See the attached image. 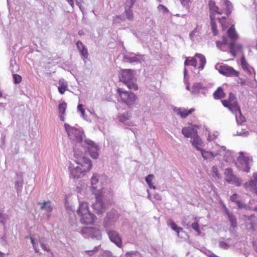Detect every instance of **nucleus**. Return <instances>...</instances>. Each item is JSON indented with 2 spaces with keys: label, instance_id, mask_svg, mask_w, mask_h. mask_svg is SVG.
Instances as JSON below:
<instances>
[{
  "label": "nucleus",
  "instance_id": "obj_8",
  "mask_svg": "<svg viewBox=\"0 0 257 257\" xmlns=\"http://www.w3.org/2000/svg\"><path fill=\"white\" fill-rule=\"evenodd\" d=\"M102 178H104V177L100 176L97 174H93L91 178V190L95 195L97 193L99 194H102L103 189Z\"/></svg>",
  "mask_w": 257,
  "mask_h": 257
},
{
  "label": "nucleus",
  "instance_id": "obj_22",
  "mask_svg": "<svg viewBox=\"0 0 257 257\" xmlns=\"http://www.w3.org/2000/svg\"><path fill=\"white\" fill-rule=\"evenodd\" d=\"M246 217V216H245ZM254 218V216L250 215L247 217V220L245 223L246 228L248 231L253 232L255 230L254 226V221L252 219Z\"/></svg>",
  "mask_w": 257,
  "mask_h": 257
},
{
  "label": "nucleus",
  "instance_id": "obj_33",
  "mask_svg": "<svg viewBox=\"0 0 257 257\" xmlns=\"http://www.w3.org/2000/svg\"><path fill=\"white\" fill-rule=\"evenodd\" d=\"M203 87V84L201 82L195 83L192 86L191 93L193 94L198 93L200 90L202 89Z\"/></svg>",
  "mask_w": 257,
  "mask_h": 257
},
{
  "label": "nucleus",
  "instance_id": "obj_27",
  "mask_svg": "<svg viewBox=\"0 0 257 257\" xmlns=\"http://www.w3.org/2000/svg\"><path fill=\"white\" fill-rule=\"evenodd\" d=\"M227 35L232 41H235L238 38V35L233 26L229 28L227 31Z\"/></svg>",
  "mask_w": 257,
  "mask_h": 257
},
{
  "label": "nucleus",
  "instance_id": "obj_20",
  "mask_svg": "<svg viewBox=\"0 0 257 257\" xmlns=\"http://www.w3.org/2000/svg\"><path fill=\"white\" fill-rule=\"evenodd\" d=\"M182 134L186 138H191V139L197 136L196 130L192 127H184L182 130Z\"/></svg>",
  "mask_w": 257,
  "mask_h": 257
},
{
  "label": "nucleus",
  "instance_id": "obj_11",
  "mask_svg": "<svg viewBox=\"0 0 257 257\" xmlns=\"http://www.w3.org/2000/svg\"><path fill=\"white\" fill-rule=\"evenodd\" d=\"M85 238L91 237L96 238L97 240L101 239V235L99 229L91 227H84L81 231Z\"/></svg>",
  "mask_w": 257,
  "mask_h": 257
},
{
  "label": "nucleus",
  "instance_id": "obj_5",
  "mask_svg": "<svg viewBox=\"0 0 257 257\" xmlns=\"http://www.w3.org/2000/svg\"><path fill=\"white\" fill-rule=\"evenodd\" d=\"M252 162V158L245 157L244 153L240 152L236 161L235 162V165L239 170L247 173L249 171Z\"/></svg>",
  "mask_w": 257,
  "mask_h": 257
},
{
  "label": "nucleus",
  "instance_id": "obj_2",
  "mask_svg": "<svg viewBox=\"0 0 257 257\" xmlns=\"http://www.w3.org/2000/svg\"><path fill=\"white\" fill-rule=\"evenodd\" d=\"M74 156L75 162L78 166H74L70 164L69 166L70 177L73 179H78L83 177L85 173L90 170L92 168V162L90 159L84 156L83 151L78 148H74Z\"/></svg>",
  "mask_w": 257,
  "mask_h": 257
},
{
  "label": "nucleus",
  "instance_id": "obj_17",
  "mask_svg": "<svg viewBox=\"0 0 257 257\" xmlns=\"http://www.w3.org/2000/svg\"><path fill=\"white\" fill-rule=\"evenodd\" d=\"M228 48L230 50V53L233 57L236 55V53L242 51V46L239 44H235L233 42L229 43Z\"/></svg>",
  "mask_w": 257,
  "mask_h": 257
},
{
  "label": "nucleus",
  "instance_id": "obj_29",
  "mask_svg": "<svg viewBox=\"0 0 257 257\" xmlns=\"http://www.w3.org/2000/svg\"><path fill=\"white\" fill-rule=\"evenodd\" d=\"M235 114L236 121L238 125H241L243 122L246 121V118L241 113L240 109L237 110Z\"/></svg>",
  "mask_w": 257,
  "mask_h": 257
},
{
  "label": "nucleus",
  "instance_id": "obj_31",
  "mask_svg": "<svg viewBox=\"0 0 257 257\" xmlns=\"http://www.w3.org/2000/svg\"><path fill=\"white\" fill-rule=\"evenodd\" d=\"M59 86L58 87L59 92L61 94H63L67 88V85L66 82L64 81L63 79H61L59 80Z\"/></svg>",
  "mask_w": 257,
  "mask_h": 257
},
{
  "label": "nucleus",
  "instance_id": "obj_23",
  "mask_svg": "<svg viewBox=\"0 0 257 257\" xmlns=\"http://www.w3.org/2000/svg\"><path fill=\"white\" fill-rule=\"evenodd\" d=\"M201 155L204 160H213L214 157L219 154L217 152L213 153L211 152H208L205 150H201Z\"/></svg>",
  "mask_w": 257,
  "mask_h": 257
},
{
  "label": "nucleus",
  "instance_id": "obj_30",
  "mask_svg": "<svg viewBox=\"0 0 257 257\" xmlns=\"http://www.w3.org/2000/svg\"><path fill=\"white\" fill-rule=\"evenodd\" d=\"M225 96V94L220 87H218L213 93V97L216 99L224 98Z\"/></svg>",
  "mask_w": 257,
  "mask_h": 257
},
{
  "label": "nucleus",
  "instance_id": "obj_63",
  "mask_svg": "<svg viewBox=\"0 0 257 257\" xmlns=\"http://www.w3.org/2000/svg\"><path fill=\"white\" fill-rule=\"evenodd\" d=\"M5 138H6V136L3 135H2V143H1V147L2 149H4L5 147Z\"/></svg>",
  "mask_w": 257,
  "mask_h": 257
},
{
  "label": "nucleus",
  "instance_id": "obj_18",
  "mask_svg": "<svg viewBox=\"0 0 257 257\" xmlns=\"http://www.w3.org/2000/svg\"><path fill=\"white\" fill-rule=\"evenodd\" d=\"M246 191L254 192L257 195V184L255 180H250L243 185Z\"/></svg>",
  "mask_w": 257,
  "mask_h": 257
},
{
  "label": "nucleus",
  "instance_id": "obj_32",
  "mask_svg": "<svg viewBox=\"0 0 257 257\" xmlns=\"http://www.w3.org/2000/svg\"><path fill=\"white\" fill-rule=\"evenodd\" d=\"M50 204V201L44 202L41 207V209L45 210L48 213L47 214L48 217L50 216V213L52 211V207Z\"/></svg>",
  "mask_w": 257,
  "mask_h": 257
},
{
  "label": "nucleus",
  "instance_id": "obj_47",
  "mask_svg": "<svg viewBox=\"0 0 257 257\" xmlns=\"http://www.w3.org/2000/svg\"><path fill=\"white\" fill-rule=\"evenodd\" d=\"M184 81L186 83V89L188 90H190V86L188 81V76L187 75V72L186 69L185 68L184 70Z\"/></svg>",
  "mask_w": 257,
  "mask_h": 257
},
{
  "label": "nucleus",
  "instance_id": "obj_40",
  "mask_svg": "<svg viewBox=\"0 0 257 257\" xmlns=\"http://www.w3.org/2000/svg\"><path fill=\"white\" fill-rule=\"evenodd\" d=\"M137 0H126L124 3V9H132Z\"/></svg>",
  "mask_w": 257,
  "mask_h": 257
},
{
  "label": "nucleus",
  "instance_id": "obj_52",
  "mask_svg": "<svg viewBox=\"0 0 257 257\" xmlns=\"http://www.w3.org/2000/svg\"><path fill=\"white\" fill-rule=\"evenodd\" d=\"M39 242L40 243V244H41V247H42V248L44 250H46L47 251H50L49 248H47V246H46V245L45 244V241H44L43 239H42V238L39 239Z\"/></svg>",
  "mask_w": 257,
  "mask_h": 257
},
{
  "label": "nucleus",
  "instance_id": "obj_15",
  "mask_svg": "<svg viewBox=\"0 0 257 257\" xmlns=\"http://www.w3.org/2000/svg\"><path fill=\"white\" fill-rule=\"evenodd\" d=\"M123 58L125 62L129 63H141L144 61V55L137 54L134 56H130L128 55H123Z\"/></svg>",
  "mask_w": 257,
  "mask_h": 257
},
{
  "label": "nucleus",
  "instance_id": "obj_55",
  "mask_svg": "<svg viewBox=\"0 0 257 257\" xmlns=\"http://www.w3.org/2000/svg\"><path fill=\"white\" fill-rule=\"evenodd\" d=\"M191 226L194 230L197 231L199 234L200 233L199 228V224L197 222L193 223L191 224Z\"/></svg>",
  "mask_w": 257,
  "mask_h": 257
},
{
  "label": "nucleus",
  "instance_id": "obj_35",
  "mask_svg": "<svg viewBox=\"0 0 257 257\" xmlns=\"http://www.w3.org/2000/svg\"><path fill=\"white\" fill-rule=\"evenodd\" d=\"M124 15L126 19L132 21L134 19V14L132 9H124Z\"/></svg>",
  "mask_w": 257,
  "mask_h": 257
},
{
  "label": "nucleus",
  "instance_id": "obj_10",
  "mask_svg": "<svg viewBox=\"0 0 257 257\" xmlns=\"http://www.w3.org/2000/svg\"><path fill=\"white\" fill-rule=\"evenodd\" d=\"M216 69L219 72L227 77H237L239 75V72L234 70L232 67L228 65H215Z\"/></svg>",
  "mask_w": 257,
  "mask_h": 257
},
{
  "label": "nucleus",
  "instance_id": "obj_6",
  "mask_svg": "<svg viewBox=\"0 0 257 257\" xmlns=\"http://www.w3.org/2000/svg\"><path fill=\"white\" fill-rule=\"evenodd\" d=\"M117 92L122 101L128 107L133 106L137 99V95L131 91H124L122 88H118Z\"/></svg>",
  "mask_w": 257,
  "mask_h": 257
},
{
  "label": "nucleus",
  "instance_id": "obj_34",
  "mask_svg": "<svg viewBox=\"0 0 257 257\" xmlns=\"http://www.w3.org/2000/svg\"><path fill=\"white\" fill-rule=\"evenodd\" d=\"M195 57L198 58L200 61L199 68L201 70L203 69L206 62L205 57L201 54L196 53Z\"/></svg>",
  "mask_w": 257,
  "mask_h": 257
},
{
  "label": "nucleus",
  "instance_id": "obj_16",
  "mask_svg": "<svg viewBox=\"0 0 257 257\" xmlns=\"http://www.w3.org/2000/svg\"><path fill=\"white\" fill-rule=\"evenodd\" d=\"M119 121L125 125L128 126L134 125V123L132 121H130V119L132 117V114L131 112H124L118 115L117 116Z\"/></svg>",
  "mask_w": 257,
  "mask_h": 257
},
{
  "label": "nucleus",
  "instance_id": "obj_56",
  "mask_svg": "<svg viewBox=\"0 0 257 257\" xmlns=\"http://www.w3.org/2000/svg\"><path fill=\"white\" fill-rule=\"evenodd\" d=\"M236 204L239 209L246 208L247 207V206L245 203L239 200L236 203Z\"/></svg>",
  "mask_w": 257,
  "mask_h": 257
},
{
  "label": "nucleus",
  "instance_id": "obj_37",
  "mask_svg": "<svg viewBox=\"0 0 257 257\" xmlns=\"http://www.w3.org/2000/svg\"><path fill=\"white\" fill-rule=\"evenodd\" d=\"M225 5L226 6V10L225 13L227 16H228L231 13L232 9V4L228 1H226L225 2Z\"/></svg>",
  "mask_w": 257,
  "mask_h": 257
},
{
  "label": "nucleus",
  "instance_id": "obj_26",
  "mask_svg": "<svg viewBox=\"0 0 257 257\" xmlns=\"http://www.w3.org/2000/svg\"><path fill=\"white\" fill-rule=\"evenodd\" d=\"M225 214L227 216L228 219L231 224L230 227L233 228L236 227L237 223L236 218L235 215L230 211H229Z\"/></svg>",
  "mask_w": 257,
  "mask_h": 257
},
{
  "label": "nucleus",
  "instance_id": "obj_36",
  "mask_svg": "<svg viewBox=\"0 0 257 257\" xmlns=\"http://www.w3.org/2000/svg\"><path fill=\"white\" fill-rule=\"evenodd\" d=\"M240 61H241V67L243 69V70H247L248 71V72L250 74H251V72L248 68V63H247V62L246 61L245 57H244V56H242V57L241 58Z\"/></svg>",
  "mask_w": 257,
  "mask_h": 257
},
{
  "label": "nucleus",
  "instance_id": "obj_62",
  "mask_svg": "<svg viewBox=\"0 0 257 257\" xmlns=\"http://www.w3.org/2000/svg\"><path fill=\"white\" fill-rule=\"evenodd\" d=\"M76 45L79 51H80L83 47L85 46L80 41H78L76 43Z\"/></svg>",
  "mask_w": 257,
  "mask_h": 257
},
{
  "label": "nucleus",
  "instance_id": "obj_51",
  "mask_svg": "<svg viewBox=\"0 0 257 257\" xmlns=\"http://www.w3.org/2000/svg\"><path fill=\"white\" fill-rule=\"evenodd\" d=\"M157 8L159 11L163 13H167L169 12L168 9L162 5H159Z\"/></svg>",
  "mask_w": 257,
  "mask_h": 257
},
{
  "label": "nucleus",
  "instance_id": "obj_45",
  "mask_svg": "<svg viewBox=\"0 0 257 257\" xmlns=\"http://www.w3.org/2000/svg\"><path fill=\"white\" fill-rule=\"evenodd\" d=\"M182 5L186 8L187 9H189L190 5L191 4V2L190 0H180Z\"/></svg>",
  "mask_w": 257,
  "mask_h": 257
},
{
  "label": "nucleus",
  "instance_id": "obj_59",
  "mask_svg": "<svg viewBox=\"0 0 257 257\" xmlns=\"http://www.w3.org/2000/svg\"><path fill=\"white\" fill-rule=\"evenodd\" d=\"M225 177H227L229 176L230 175L231 176V175H233L232 170L231 168L226 169L225 171Z\"/></svg>",
  "mask_w": 257,
  "mask_h": 257
},
{
  "label": "nucleus",
  "instance_id": "obj_1",
  "mask_svg": "<svg viewBox=\"0 0 257 257\" xmlns=\"http://www.w3.org/2000/svg\"><path fill=\"white\" fill-rule=\"evenodd\" d=\"M64 127L71 141L76 144H80L85 152H89L90 156L95 159L98 158L99 148L92 141L85 138L83 130L76 128L68 123L64 124Z\"/></svg>",
  "mask_w": 257,
  "mask_h": 257
},
{
  "label": "nucleus",
  "instance_id": "obj_38",
  "mask_svg": "<svg viewBox=\"0 0 257 257\" xmlns=\"http://www.w3.org/2000/svg\"><path fill=\"white\" fill-rule=\"evenodd\" d=\"M185 66L191 65L196 67L197 65V61L195 58H192L191 60H189L187 58L184 63Z\"/></svg>",
  "mask_w": 257,
  "mask_h": 257
},
{
  "label": "nucleus",
  "instance_id": "obj_60",
  "mask_svg": "<svg viewBox=\"0 0 257 257\" xmlns=\"http://www.w3.org/2000/svg\"><path fill=\"white\" fill-rule=\"evenodd\" d=\"M242 183V181L241 179L239 178H237L236 179H235V181H234L232 184H234L237 186H239Z\"/></svg>",
  "mask_w": 257,
  "mask_h": 257
},
{
  "label": "nucleus",
  "instance_id": "obj_41",
  "mask_svg": "<svg viewBox=\"0 0 257 257\" xmlns=\"http://www.w3.org/2000/svg\"><path fill=\"white\" fill-rule=\"evenodd\" d=\"M9 219L8 215L4 214L0 211V222L5 225L7 220Z\"/></svg>",
  "mask_w": 257,
  "mask_h": 257
},
{
  "label": "nucleus",
  "instance_id": "obj_19",
  "mask_svg": "<svg viewBox=\"0 0 257 257\" xmlns=\"http://www.w3.org/2000/svg\"><path fill=\"white\" fill-rule=\"evenodd\" d=\"M173 110L177 115L181 116L182 118H185L188 115L192 113L195 109L194 108H191L188 110L184 108L175 107L173 109Z\"/></svg>",
  "mask_w": 257,
  "mask_h": 257
},
{
  "label": "nucleus",
  "instance_id": "obj_43",
  "mask_svg": "<svg viewBox=\"0 0 257 257\" xmlns=\"http://www.w3.org/2000/svg\"><path fill=\"white\" fill-rule=\"evenodd\" d=\"M210 19H211V26L212 32L213 33L214 35H217V30L216 25L215 22L213 21L212 17L211 16H210Z\"/></svg>",
  "mask_w": 257,
  "mask_h": 257
},
{
  "label": "nucleus",
  "instance_id": "obj_42",
  "mask_svg": "<svg viewBox=\"0 0 257 257\" xmlns=\"http://www.w3.org/2000/svg\"><path fill=\"white\" fill-rule=\"evenodd\" d=\"M27 238H30L31 239V242L33 244V246L36 252H39V248L38 247V242L36 241L35 239H34L33 237L30 236H27Z\"/></svg>",
  "mask_w": 257,
  "mask_h": 257
},
{
  "label": "nucleus",
  "instance_id": "obj_28",
  "mask_svg": "<svg viewBox=\"0 0 257 257\" xmlns=\"http://www.w3.org/2000/svg\"><path fill=\"white\" fill-rule=\"evenodd\" d=\"M208 5L209 7L210 10L211 11L212 13H217L218 14H223V11L219 10V8L215 5V3L214 2L212 1H210L209 2Z\"/></svg>",
  "mask_w": 257,
  "mask_h": 257
},
{
  "label": "nucleus",
  "instance_id": "obj_3",
  "mask_svg": "<svg viewBox=\"0 0 257 257\" xmlns=\"http://www.w3.org/2000/svg\"><path fill=\"white\" fill-rule=\"evenodd\" d=\"M77 213L81 217L80 220L82 223L90 224L94 223L95 216L89 211L87 203L80 202L77 209Z\"/></svg>",
  "mask_w": 257,
  "mask_h": 257
},
{
  "label": "nucleus",
  "instance_id": "obj_61",
  "mask_svg": "<svg viewBox=\"0 0 257 257\" xmlns=\"http://www.w3.org/2000/svg\"><path fill=\"white\" fill-rule=\"evenodd\" d=\"M248 134L249 133L248 132H244L243 133L237 132V133L235 136L246 137L247 136Z\"/></svg>",
  "mask_w": 257,
  "mask_h": 257
},
{
  "label": "nucleus",
  "instance_id": "obj_46",
  "mask_svg": "<svg viewBox=\"0 0 257 257\" xmlns=\"http://www.w3.org/2000/svg\"><path fill=\"white\" fill-rule=\"evenodd\" d=\"M79 52L82 56L86 59L88 58V53L87 48L85 46L83 47L80 51Z\"/></svg>",
  "mask_w": 257,
  "mask_h": 257
},
{
  "label": "nucleus",
  "instance_id": "obj_48",
  "mask_svg": "<svg viewBox=\"0 0 257 257\" xmlns=\"http://www.w3.org/2000/svg\"><path fill=\"white\" fill-rule=\"evenodd\" d=\"M13 79H14V82L15 84H19L22 81V77L18 74H13Z\"/></svg>",
  "mask_w": 257,
  "mask_h": 257
},
{
  "label": "nucleus",
  "instance_id": "obj_24",
  "mask_svg": "<svg viewBox=\"0 0 257 257\" xmlns=\"http://www.w3.org/2000/svg\"><path fill=\"white\" fill-rule=\"evenodd\" d=\"M67 107V104L65 102L60 103L58 105V110L59 113L60 119L64 121L65 120L64 114Z\"/></svg>",
  "mask_w": 257,
  "mask_h": 257
},
{
  "label": "nucleus",
  "instance_id": "obj_57",
  "mask_svg": "<svg viewBox=\"0 0 257 257\" xmlns=\"http://www.w3.org/2000/svg\"><path fill=\"white\" fill-rule=\"evenodd\" d=\"M238 195L236 193H234L231 196L230 198V200L232 202L236 203L238 200H237Z\"/></svg>",
  "mask_w": 257,
  "mask_h": 257
},
{
  "label": "nucleus",
  "instance_id": "obj_13",
  "mask_svg": "<svg viewBox=\"0 0 257 257\" xmlns=\"http://www.w3.org/2000/svg\"><path fill=\"white\" fill-rule=\"evenodd\" d=\"M107 233L111 241L120 247L122 245V241L119 234L114 230H107Z\"/></svg>",
  "mask_w": 257,
  "mask_h": 257
},
{
  "label": "nucleus",
  "instance_id": "obj_12",
  "mask_svg": "<svg viewBox=\"0 0 257 257\" xmlns=\"http://www.w3.org/2000/svg\"><path fill=\"white\" fill-rule=\"evenodd\" d=\"M101 195L98 194V193H96L95 195L96 198L95 202L92 204L93 209L98 214H101L106 210V205L103 201Z\"/></svg>",
  "mask_w": 257,
  "mask_h": 257
},
{
  "label": "nucleus",
  "instance_id": "obj_50",
  "mask_svg": "<svg viewBox=\"0 0 257 257\" xmlns=\"http://www.w3.org/2000/svg\"><path fill=\"white\" fill-rule=\"evenodd\" d=\"M211 172L213 177L216 176L217 178H219L220 176L217 167L215 166H213L211 168Z\"/></svg>",
  "mask_w": 257,
  "mask_h": 257
},
{
  "label": "nucleus",
  "instance_id": "obj_9",
  "mask_svg": "<svg viewBox=\"0 0 257 257\" xmlns=\"http://www.w3.org/2000/svg\"><path fill=\"white\" fill-rule=\"evenodd\" d=\"M118 214L115 210H111L107 213L106 216L104 217L103 225L104 227L108 229L109 228L113 226L118 218Z\"/></svg>",
  "mask_w": 257,
  "mask_h": 257
},
{
  "label": "nucleus",
  "instance_id": "obj_21",
  "mask_svg": "<svg viewBox=\"0 0 257 257\" xmlns=\"http://www.w3.org/2000/svg\"><path fill=\"white\" fill-rule=\"evenodd\" d=\"M228 38L225 36H223L222 38V41H217L216 46L217 47L222 51H226L228 48Z\"/></svg>",
  "mask_w": 257,
  "mask_h": 257
},
{
  "label": "nucleus",
  "instance_id": "obj_7",
  "mask_svg": "<svg viewBox=\"0 0 257 257\" xmlns=\"http://www.w3.org/2000/svg\"><path fill=\"white\" fill-rule=\"evenodd\" d=\"M223 105L227 108L233 113H236L237 110H239L240 107L238 105L237 98L232 93H230L229 97L226 100L221 101Z\"/></svg>",
  "mask_w": 257,
  "mask_h": 257
},
{
  "label": "nucleus",
  "instance_id": "obj_44",
  "mask_svg": "<svg viewBox=\"0 0 257 257\" xmlns=\"http://www.w3.org/2000/svg\"><path fill=\"white\" fill-rule=\"evenodd\" d=\"M77 110L78 111L81 112V115L82 117L83 118V119L86 120L87 116L85 114V110L83 108V105L81 104H79L77 106Z\"/></svg>",
  "mask_w": 257,
  "mask_h": 257
},
{
  "label": "nucleus",
  "instance_id": "obj_49",
  "mask_svg": "<svg viewBox=\"0 0 257 257\" xmlns=\"http://www.w3.org/2000/svg\"><path fill=\"white\" fill-rule=\"evenodd\" d=\"M172 229L177 232L178 235H179V233L180 230H182V229L181 228L178 227L177 225L172 221H171V224H170Z\"/></svg>",
  "mask_w": 257,
  "mask_h": 257
},
{
  "label": "nucleus",
  "instance_id": "obj_54",
  "mask_svg": "<svg viewBox=\"0 0 257 257\" xmlns=\"http://www.w3.org/2000/svg\"><path fill=\"white\" fill-rule=\"evenodd\" d=\"M99 248V246H95L93 249L91 250H87L86 252H87L89 255H92L98 250Z\"/></svg>",
  "mask_w": 257,
  "mask_h": 257
},
{
  "label": "nucleus",
  "instance_id": "obj_39",
  "mask_svg": "<svg viewBox=\"0 0 257 257\" xmlns=\"http://www.w3.org/2000/svg\"><path fill=\"white\" fill-rule=\"evenodd\" d=\"M126 20V18L125 17V16L124 14L121 15H116L115 17H113V23H119L121 22H124Z\"/></svg>",
  "mask_w": 257,
  "mask_h": 257
},
{
  "label": "nucleus",
  "instance_id": "obj_4",
  "mask_svg": "<svg viewBox=\"0 0 257 257\" xmlns=\"http://www.w3.org/2000/svg\"><path fill=\"white\" fill-rule=\"evenodd\" d=\"M133 72V70L131 69L122 70L119 75V78L120 81L125 84L129 89L137 90L138 87Z\"/></svg>",
  "mask_w": 257,
  "mask_h": 257
},
{
  "label": "nucleus",
  "instance_id": "obj_53",
  "mask_svg": "<svg viewBox=\"0 0 257 257\" xmlns=\"http://www.w3.org/2000/svg\"><path fill=\"white\" fill-rule=\"evenodd\" d=\"M219 246L220 247L225 249H228L229 247V245L224 241H220Z\"/></svg>",
  "mask_w": 257,
  "mask_h": 257
},
{
  "label": "nucleus",
  "instance_id": "obj_64",
  "mask_svg": "<svg viewBox=\"0 0 257 257\" xmlns=\"http://www.w3.org/2000/svg\"><path fill=\"white\" fill-rule=\"evenodd\" d=\"M220 204L222 206L223 209H224V211L225 213H227L228 212L230 211L226 207L225 205L223 203L222 201L220 202Z\"/></svg>",
  "mask_w": 257,
  "mask_h": 257
},
{
  "label": "nucleus",
  "instance_id": "obj_14",
  "mask_svg": "<svg viewBox=\"0 0 257 257\" xmlns=\"http://www.w3.org/2000/svg\"><path fill=\"white\" fill-rule=\"evenodd\" d=\"M13 182L15 184V188L17 190L18 194L21 192L24 183L23 175L22 173H17L16 177L13 179Z\"/></svg>",
  "mask_w": 257,
  "mask_h": 257
},
{
  "label": "nucleus",
  "instance_id": "obj_58",
  "mask_svg": "<svg viewBox=\"0 0 257 257\" xmlns=\"http://www.w3.org/2000/svg\"><path fill=\"white\" fill-rule=\"evenodd\" d=\"M154 176L153 174H149L146 177V181L147 184L152 183V180L153 179Z\"/></svg>",
  "mask_w": 257,
  "mask_h": 257
},
{
  "label": "nucleus",
  "instance_id": "obj_25",
  "mask_svg": "<svg viewBox=\"0 0 257 257\" xmlns=\"http://www.w3.org/2000/svg\"><path fill=\"white\" fill-rule=\"evenodd\" d=\"M192 140L191 142L192 145L198 150L201 151L202 150L200 147L202 146V142L201 139L199 138L198 135L197 134L196 136H194L192 138Z\"/></svg>",
  "mask_w": 257,
  "mask_h": 257
}]
</instances>
